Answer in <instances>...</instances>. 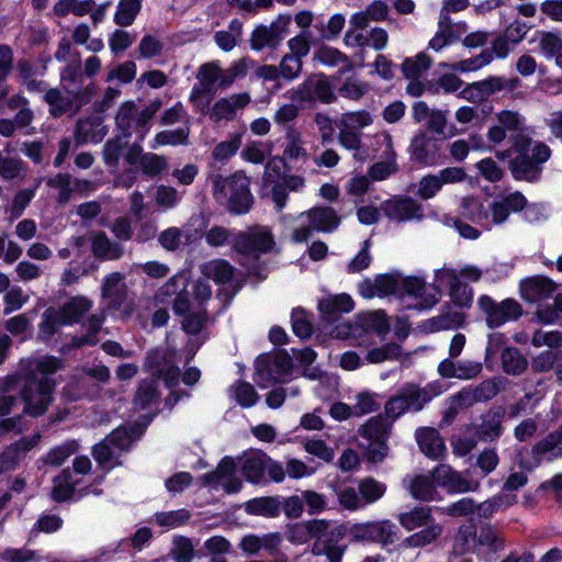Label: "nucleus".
<instances>
[{"mask_svg": "<svg viewBox=\"0 0 562 562\" xmlns=\"http://www.w3.org/2000/svg\"><path fill=\"white\" fill-rule=\"evenodd\" d=\"M61 368V361L54 357L29 361L20 390L25 414L37 417L47 411L56 387L54 374Z\"/></svg>", "mask_w": 562, "mask_h": 562, "instance_id": "f257e3e1", "label": "nucleus"}, {"mask_svg": "<svg viewBox=\"0 0 562 562\" xmlns=\"http://www.w3.org/2000/svg\"><path fill=\"white\" fill-rule=\"evenodd\" d=\"M515 156L508 161V169L515 180L530 183L538 182L543 172V165L551 157V148L543 142H533L524 133L510 135Z\"/></svg>", "mask_w": 562, "mask_h": 562, "instance_id": "f03ea898", "label": "nucleus"}, {"mask_svg": "<svg viewBox=\"0 0 562 562\" xmlns=\"http://www.w3.org/2000/svg\"><path fill=\"white\" fill-rule=\"evenodd\" d=\"M212 193L215 201L234 215L247 214L252 204L254 195L250 192V179L244 171H236L231 176L220 173L210 177Z\"/></svg>", "mask_w": 562, "mask_h": 562, "instance_id": "7ed1b4c3", "label": "nucleus"}, {"mask_svg": "<svg viewBox=\"0 0 562 562\" xmlns=\"http://www.w3.org/2000/svg\"><path fill=\"white\" fill-rule=\"evenodd\" d=\"M347 536H350L349 524L319 519L313 554H324L329 562H341L348 548V542L345 540Z\"/></svg>", "mask_w": 562, "mask_h": 562, "instance_id": "20e7f679", "label": "nucleus"}, {"mask_svg": "<svg viewBox=\"0 0 562 562\" xmlns=\"http://www.w3.org/2000/svg\"><path fill=\"white\" fill-rule=\"evenodd\" d=\"M434 394L428 387L418 384L405 383L391 396L384 405V414L392 422L408 412H420L428 404Z\"/></svg>", "mask_w": 562, "mask_h": 562, "instance_id": "39448f33", "label": "nucleus"}, {"mask_svg": "<svg viewBox=\"0 0 562 562\" xmlns=\"http://www.w3.org/2000/svg\"><path fill=\"white\" fill-rule=\"evenodd\" d=\"M232 248L244 258L257 260L260 254L276 250V241L270 229L255 226L234 235Z\"/></svg>", "mask_w": 562, "mask_h": 562, "instance_id": "423d86ee", "label": "nucleus"}, {"mask_svg": "<svg viewBox=\"0 0 562 562\" xmlns=\"http://www.w3.org/2000/svg\"><path fill=\"white\" fill-rule=\"evenodd\" d=\"M288 97L292 102L315 103L321 102L329 104L336 100L331 85L323 74H312L296 88L288 91Z\"/></svg>", "mask_w": 562, "mask_h": 562, "instance_id": "0eeeda50", "label": "nucleus"}, {"mask_svg": "<svg viewBox=\"0 0 562 562\" xmlns=\"http://www.w3.org/2000/svg\"><path fill=\"white\" fill-rule=\"evenodd\" d=\"M293 368L291 357L283 350L274 353L261 355L256 360L257 383L266 386L267 383H282L291 374Z\"/></svg>", "mask_w": 562, "mask_h": 562, "instance_id": "6e6552de", "label": "nucleus"}, {"mask_svg": "<svg viewBox=\"0 0 562 562\" xmlns=\"http://www.w3.org/2000/svg\"><path fill=\"white\" fill-rule=\"evenodd\" d=\"M291 21V15L280 14L269 25H257L249 40L251 49L257 52L265 48L277 49L289 34Z\"/></svg>", "mask_w": 562, "mask_h": 562, "instance_id": "1a4fd4ad", "label": "nucleus"}, {"mask_svg": "<svg viewBox=\"0 0 562 562\" xmlns=\"http://www.w3.org/2000/svg\"><path fill=\"white\" fill-rule=\"evenodd\" d=\"M115 127L124 138L135 135L138 142H143L150 130V123L135 102L126 101L120 105L116 112Z\"/></svg>", "mask_w": 562, "mask_h": 562, "instance_id": "9d476101", "label": "nucleus"}, {"mask_svg": "<svg viewBox=\"0 0 562 562\" xmlns=\"http://www.w3.org/2000/svg\"><path fill=\"white\" fill-rule=\"evenodd\" d=\"M145 367L158 379H162L167 387L176 386L180 378V369L176 364L175 349H155L147 353Z\"/></svg>", "mask_w": 562, "mask_h": 562, "instance_id": "9b49d317", "label": "nucleus"}, {"mask_svg": "<svg viewBox=\"0 0 562 562\" xmlns=\"http://www.w3.org/2000/svg\"><path fill=\"white\" fill-rule=\"evenodd\" d=\"M397 537V527L389 520L350 525V541H370L383 547L393 544Z\"/></svg>", "mask_w": 562, "mask_h": 562, "instance_id": "f8f14e48", "label": "nucleus"}, {"mask_svg": "<svg viewBox=\"0 0 562 562\" xmlns=\"http://www.w3.org/2000/svg\"><path fill=\"white\" fill-rule=\"evenodd\" d=\"M477 304L485 314L486 325L490 328H497L508 321L517 319L521 315V305L513 299L496 303L492 297L482 295Z\"/></svg>", "mask_w": 562, "mask_h": 562, "instance_id": "ddd939ff", "label": "nucleus"}, {"mask_svg": "<svg viewBox=\"0 0 562 562\" xmlns=\"http://www.w3.org/2000/svg\"><path fill=\"white\" fill-rule=\"evenodd\" d=\"M518 78L506 79L504 77L492 76L484 80L469 83L461 92L460 97L473 102L480 103L496 92L503 90L513 91L519 85Z\"/></svg>", "mask_w": 562, "mask_h": 562, "instance_id": "4468645a", "label": "nucleus"}, {"mask_svg": "<svg viewBox=\"0 0 562 562\" xmlns=\"http://www.w3.org/2000/svg\"><path fill=\"white\" fill-rule=\"evenodd\" d=\"M505 408L493 406L480 416V422L472 425L474 437L482 442H495L504 432Z\"/></svg>", "mask_w": 562, "mask_h": 562, "instance_id": "2eb2a0df", "label": "nucleus"}, {"mask_svg": "<svg viewBox=\"0 0 562 562\" xmlns=\"http://www.w3.org/2000/svg\"><path fill=\"white\" fill-rule=\"evenodd\" d=\"M439 285L449 288V296L452 303L461 308H469L473 302V290L459 279L458 271L451 268L438 269L435 273Z\"/></svg>", "mask_w": 562, "mask_h": 562, "instance_id": "dca6fc26", "label": "nucleus"}, {"mask_svg": "<svg viewBox=\"0 0 562 562\" xmlns=\"http://www.w3.org/2000/svg\"><path fill=\"white\" fill-rule=\"evenodd\" d=\"M432 479L448 493L475 492L480 483L475 480H469L463 473L456 471L449 464H439L432 470Z\"/></svg>", "mask_w": 562, "mask_h": 562, "instance_id": "f3484780", "label": "nucleus"}, {"mask_svg": "<svg viewBox=\"0 0 562 562\" xmlns=\"http://www.w3.org/2000/svg\"><path fill=\"white\" fill-rule=\"evenodd\" d=\"M382 212L390 220L407 222L424 217L423 206L411 196H394L382 203Z\"/></svg>", "mask_w": 562, "mask_h": 562, "instance_id": "a211bd4d", "label": "nucleus"}, {"mask_svg": "<svg viewBox=\"0 0 562 562\" xmlns=\"http://www.w3.org/2000/svg\"><path fill=\"white\" fill-rule=\"evenodd\" d=\"M526 205L527 199L519 191L507 195H498L488 206L490 222L494 225H501L508 220L510 212H520Z\"/></svg>", "mask_w": 562, "mask_h": 562, "instance_id": "6ab92c4d", "label": "nucleus"}, {"mask_svg": "<svg viewBox=\"0 0 562 562\" xmlns=\"http://www.w3.org/2000/svg\"><path fill=\"white\" fill-rule=\"evenodd\" d=\"M125 274L119 271L106 274L101 285V297L110 311H117L126 301Z\"/></svg>", "mask_w": 562, "mask_h": 562, "instance_id": "aec40b11", "label": "nucleus"}, {"mask_svg": "<svg viewBox=\"0 0 562 562\" xmlns=\"http://www.w3.org/2000/svg\"><path fill=\"white\" fill-rule=\"evenodd\" d=\"M188 280L179 274L170 278L158 291L160 297L173 296L172 311L176 315L186 314L191 307L190 292L187 291Z\"/></svg>", "mask_w": 562, "mask_h": 562, "instance_id": "412c9836", "label": "nucleus"}, {"mask_svg": "<svg viewBox=\"0 0 562 562\" xmlns=\"http://www.w3.org/2000/svg\"><path fill=\"white\" fill-rule=\"evenodd\" d=\"M41 438L40 434H34L8 446L0 454V473L15 469L27 452L40 443Z\"/></svg>", "mask_w": 562, "mask_h": 562, "instance_id": "4be33fe9", "label": "nucleus"}, {"mask_svg": "<svg viewBox=\"0 0 562 562\" xmlns=\"http://www.w3.org/2000/svg\"><path fill=\"white\" fill-rule=\"evenodd\" d=\"M251 101L248 92L235 93L218 99L210 111V117L213 122L222 120L233 121L237 111L245 109Z\"/></svg>", "mask_w": 562, "mask_h": 562, "instance_id": "5701e85b", "label": "nucleus"}, {"mask_svg": "<svg viewBox=\"0 0 562 562\" xmlns=\"http://www.w3.org/2000/svg\"><path fill=\"white\" fill-rule=\"evenodd\" d=\"M412 158L419 164L434 166L440 159L439 147L426 132L418 133L411 143Z\"/></svg>", "mask_w": 562, "mask_h": 562, "instance_id": "b1692460", "label": "nucleus"}, {"mask_svg": "<svg viewBox=\"0 0 562 562\" xmlns=\"http://www.w3.org/2000/svg\"><path fill=\"white\" fill-rule=\"evenodd\" d=\"M483 366L479 361L465 360L454 362L451 359L442 360L438 366V373L445 379L471 380L482 372Z\"/></svg>", "mask_w": 562, "mask_h": 562, "instance_id": "393cba45", "label": "nucleus"}, {"mask_svg": "<svg viewBox=\"0 0 562 562\" xmlns=\"http://www.w3.org/2000/svg\"><path fill=\"white\" fill-rule=\"evenodd\" d=\"M420 451L428 458L437 460L446 452V446L439 431L431 427H420L415 432Z\"/></svg>", "mask_w": 562, "mask_h": 562, "instance_id": "a878e982", "label": "nucleus"}, {"mask_svg": "<svg viewBox=\"0 0 562 562\" xmlns=\"http://www.w3.org/2000/svg\"><path fill=\"white\" fill-rule=\"evenodd\" d=\"M300 217H306L313 231L324 233L334 231L340 223V217L329 206L313 207L307 212H303Z\"/></svg>", "mask_w": 562, "mask_h": 562, "instance_id": "bb28decb", "label": "nucleus"}, {"mask_svg": "<svg viewBox=\"0 0 562 562\" xmlns=\"http://www.w3.org/2000/svg\"><path fill=\"white\" fill-rule=\"evenodd\" d=\"M557 290V284L549 278L536 276L524 280L520 284L522 297L536 302L550 296Z\"/></svg>", "mask_w": 562, "mask_h": 562, "instance_id": "cd10ccee", "label": "nucleus"}, {"mask_svg": "<svg viewBox=\"0 0 562 562\" xmlns=\"http://www.w3.org/2000/svg\"><path fill=\"white\" fill-rule=\"evenodd\" d=\"M353 308V301L348 294L328 296L318 302V310L327 323L338 321L341 313H348Z\"/></svg>", "mask_w": 562, "mask_h": 562, "instance_id": "c85d7f7f", "label": "nucleus"}, {"mask_svg": "<svg viewBox=\"0 0 562 562\" xmlns=\"http://www.w3.org/2000/svg\"><path fill=\"white\" fill-rule=\"evenodd\" d=\"M91 251L100 260H117L124 254L123 246L111 240L108 235L100 231L91 237Z\"/></svg>", "mask_w": 562, "mask_h": 562, "instance_id": "c756f323", "label": "nucleus"}, {"mask_svg": "<svg viewBox=\"0 0 562 562\" xmlns=\"http://www.w3.org/2000/svg\"><path fill=\"white\" fill-rule=\"evenodd\" d=\"M386 415L379 414L369 418L359 429L358 435L367 441H387L392 430V420L387 422Z\"/></svg>", "mask_w": 562, "mask_h": 562, "instance_id": "7c9ffc66", "label": "nucleus"}, {"mask_svg": "<svg viewBox=\"0 0 562 562\" xmlns=\"http://www.w3.org/2000/svg\"><path fill=\"white\" fill-rule=\"evenodd\" d=\"M434 483L436 482L432 479V475H415L403 480V484L412 497L422 502L435 499L437 490Z\"/></svg>", "mask_w": 562, "mask_h": 562, "instance_id": "2f4dec72", "label": "nucleus"}, {"mask_svg": "<svg viewBox=\"0 0 562 562\" xmlns=\"http://www.w3.org/2000/svg\"><path fill=\"white\" fill-rule=\"evenodd\" d=\"M200 271L207 280L227 284L234 279L235 268L225 259H213L200 266Z\"/></svg>", "mask_w": 562, "mask_h": 562, "instance_id": "473e14b6", "label": "nucleus"}, {"mask_svg": "<svg viewBox=\"0 0 562 562\" xmlns=\"http://www.w3.org/2000/svg\"><path fill=\"white\" fill-rule=\"evenodd\" d=\"M91 307L92 301L86 296H74L56 311L60 315L64 324L70 325L79 323L81 317L90 311Z\"/></svg>", "mask_w": 562, "mask_h": 562, "instance_id": "72a5a7b5", "label": "nucleus"}, {"mask_svg": "<svg viewBox=\"0 0 562 562\" xmlns=\"http://www.w3.org/2000/svg\"><path fill=\"white\" fill-rule=\"evenodd\" d=\"M319 519H311L288 525L285 537L293 544H304L310 540L316 541Z\"/></svg>", "mask_w": 562, "mask_h": 562, "instance_id": "f704fd0d", "label": "nucleus"}, {"mask_svg": "<svg viewBox=\"0 0 562 562\" xmlns=\"http://www.w3.org/2000/svg\"><path fill=\"white\" fill-rule=\"evenodd\" d=\"M535 457L549 456V459L562 457V424L557 430L549 432L544 438L533 445Z\"/></svg>", "mask_w": 562, "mask_h": 562, "instance_id": "c9c22d12", "label": "nucleus"}, {"mask_svg": "<svg viewBox=\"0 0 562 562\" xmlns=\"http://www.w3.org/2000/svg\"><path fill=\"white\" fill-rule=\"evenodd\" d=\"M268 457L263 452H252L241 459V474L251 483L258 484L263 479L266 461Z\"/></svg>", "mask_w": 562, "mask_h": 562, "instance_id": "e433bc0d", "label": "nucleus"}, {"mask_svg": "<svg viewBox=\"0 0 562 562\" xmlns=\"http://www.w3.org/2000/svg\"><path fill=\"white\" fill-rule=\"evenodd\" d=\"M434 519L432 509L428 506H415L414 508L397 515L400 525L408 531L422 528Z\"/></svg>", "mask_w": 562, "mask_h": 562, "instance_id": "4c0bfd02", "label": "nucleus"}, {"mask_svg": "<svg viewBox=\"0 0 562 562\" xmlns=\"http://www.w3.org/2000/svg\"><path fill=\"white\" fill-rule=\"evenodd\" d=\"M245 510L249 515L276 518L281 512V501L274 496L256 497L245 504Z\"/></svg>", "mask_w": 562, "mask_h": 562, "instance_id": "58836bf2", "label": "nucleus"}, {"mask_svg": "<svg viewBox=\"0 0 562 562\" xmlns=\"http://www.w3.org/2000/svg\"><path fill=\"white\" fill-rule=\"evenodd\" d=\"M160 394L157 389L156 380H143L133 398V406L136 411L150 408L151 405L159 403Z\"/></svg>", "mask_w": 562, "mask_h": 562, "instance_id": "ea45409f", "label": "nucleus"}, {"mask_svg": "<svg viewBox=\"0 0 562 562\" xmlns=\"http://www.w3.org/2000/svg\"><path fill=\"white\" fill-rule=\"evenodd\" d=\"M304 184V178L296 175L285 176L281 182H277L271 190V196L278 211H281L285 206L288 191H299Z\"/></svg>", "mask_w": 562, "mask_h": 562, "instance_id": "a19ab883", "label": "nucleus"}, {"mask_svg": "<svg viewBox=\"0 0 562 562\" xmlns=\"http://www.w3.org/2000/svg\"><path fill=\"white\" fill-rule=\"evenodd\" d=\"M442 531L443 527L434 519L424 526V529L407 537L404 540V544L408 548L426 547L436 542L441 537Z\"/></svg>", "mask_w": 562, "mask_h": 562, "instance_id": "79ce46f5", "label": "nucleus"}, {"mask_svg": "<svg viewBox=\"0 0 562 562\" xmlns=\"http://www.w3.org/2000/svg\"><path fill=\"white\" fill-rule=\"evenodd\" d=\"M181 328L184 333L191 336H202L209 334L206 325L209 323V314L206 310L202 308L198 312H190V310L182 314Z\"/></svg>", "mask_w": 562, "mask_h": 562, "instance_id": "37998d69", "label": "nucleus"}, {"mask_svg": "<svg viewBox=\"0 0 562 562\" xmlns=\"http://www.w3.org/2000/svg\"><path fill=\"white\" fill-rule=\"evenodd\" d=\"M44 100L49 105V112L54 117H59L68 112L74 113L69 94H63V92L56 88L46 90Z\"/></svg>", "mask_w": 562, "mask_h": 562, "instance_id": "c03bdc74", "label": "nucleus"}, {"mask_svg": "<svg viewBox=\"0 0 562 562\" xmlns=\"http://www.w3.org/2000/svg\"><path fill=\"white\" fill-rule=\"evenodd\" d=\"M358 492L363 505L372 504L383 497L386 485L372 476H368L359 481Z\"/></svg>", "mask_w": 562, "mask_h": 562, "instance_id": "a18cd8bd", "label": "nucleus"}, {"mask_svg": "<svg viewBox=\"0 0 562 562\" xmlns=\"http://www.w3.org/2000/svg\"><path fill=\"white\" fill-rule=\"evenodd\" d=\"M95 91L97 88L93 82H89L87 85L82 82L78 86H68V89H65V92L69 94L74 114L91 101Z\"/></svg>", "mask_w": 562, "mask_h": 562, "instance_id": "49530a36", "label": "nucleus"}, {"mask_svg": "<svg viewBox=\"0 0 562 562\" xmlns=\"http://www.w3.org/2000/svg\"><path fill=\"white\" fill-rule=\"evenodd\" d=\"M502 366L507 374L519 375L527 369L528 361L517 348L507 347L502 352Z\"/></svg>", "mask_w": 562, "mask_h": 562, "instance_id": "de8ad7c7", "label": "nucleus"}, {"mask_svg": "<svg viewBox=\"0 0 562 562\" xmlns=\"http://www.w3.org/2000/svg\"><path fill=\"white\" fill-rule=\"evenodd\" d=\"M308 157L307 150L303 147V142L300 132L293 127H289L285 134V148L283 150V159L306 160Z\"/></svg>", "mask_w": 562, "mask_h": 562, "instance_id": "09e8293b", "label": "nucleus"}, {"mask_svg": "<svg viewBox=\"0 0 562 562\" xmlns=\"http://www.w3.org/2000/svg\"><path fill=\"white\" fill-rule=\"evenodd\" d=\"M476 402L484 403L496 397L503 390L505 383L502 378H492L482 381L480 384L472 386Z\"/></svg>", "mask_w": 562, "mask_h": 562, "instance_id": "8fccbe9b", "label": "nucleus"}, {"mask_svg": "<svg viewBox=\"0 0 562 562\" xmlns=\"http://www.w3.org/2000/svg\"><path fill=\"white\" fill-rule=\"evenodd\" d=\"M93 5V0H59L54 5L53 10L57 16H66L69 13H72L77 16H83L92 10Z\"/></svg>", "mask_w": 562, "mask_h": 562, "instance_id": "3c124183", "label": "nucleus"}, {"mask_svg": "<svg viewBox=\"0 0 562 562\" xmlns=\"http://www.w3.org/2000/svg\"><path fill=\"white\" fill-rule=\"evenodd\" d=\"M190 128L180 127L177 130H166L156 134L154 138V144L151 148H156L157 146H177V145H188L189 142Z\"/></svg>", "mask_w": 562, "mask_h": 562, "instance_id": "603ef678", "label": "nucleus"}, {"mask_svg": "<svg viewBox=\"0 0 562 562\" xmlns=\"http://www.w3.org/2000/svg\"><path fill=\"white\" fill-rule=\"evenodd\" d=\"M462 213L471 221L479 224H488L490 214L488 209H485L483 203L477 198L468 196L462 200Z\"/></svg>", "mask_w": 562, "mask_h": 562, "instance_id": "864d4df0", "label": "nucleus"}, {"mask_svg": "<svg viewBox=\"0 0 562 562\" xmlns=\"http://www.w3.org/2000/svg\"><path fill=\"white\" fill-rule=\"evenodd\" d=\"M142 8V0H121L114 15V22L120 26L131 25Z\"/></svg>", "mask_w": 562, "mask_h": 562, "instance_id": "5fc2aeb1", "label": "nucleus"}, {"mask_svg": "<svg viewBox=\"0 0 562 562\" xmlns=\"http://www.w3.org/2000/svg\"><path fill=\"white\" fill-rule=\"evenodd\" d=\"M79 448L76 440L66 441L55 448L50 449L48 453L43 458L45 464L54 467L61 465L71 454H74Z\"/></svg>", "mask_w": 562, "mask_h": 562, "instance_id": "6e6d98bb", "label": "nucleus"}, {"mask_svg": "<svg viewBox=\"0 0 562 562\" xmlns=\"http://www.w3.org/2000/svg\"><path fill=\"white\" fill-rule=\"evenodd\" d=\"M431 60L425 53L414 58H405L402 64V71L407 79H418L430 67Z\"/></svg>", "mask_w": 562, "mask_h": 562, "instance_id": "4d7b16f0", "label": "nucleus"}, {"mask_svg": "<svg viewBox=\"0 0 562 562\" xmlns=\"http://www.w3.org/2000/svg\"><path fill=\"white\" fill-rule=\"evenodd\" d=\"M249 64V58H241L236 60L229 68L225 70L222 69L221 80L217 87L225 90L231 87L236 79L245 77L248 71Z\"/></svg>", "mask_w": 562, "mask_h": 562, "instance_id": "13d9d810", "label": "nucleus"}, {"mask_svg": "<svg viewBox=\"0 0 562 562\" xmlns=\"http://www.w3.org/2000/svg\"><path fill=\"white\" fill-rule=\"evenodd\" d=\"M465 322L464 313L448 310L430 319L431 329L434 330H448L461 327Z\"/></svg>", "mask_w": 562, "mask_h": 562, "instance_id": "bf43d9fd", "label": "nucleus"}, {"mask_svg": "<svg viewBox=\"0 0 562 562\" xmlns=\"http://www.w3.org/2000/svg\"><path fill=\"white\" fill-rule=\"evenodd\" d=\"M120 134L108 139L103 146V160L109 167H117L123 149L127 146Z\"/></svg>", "mask_w": 562, "mask_h": 562, "instance_id": "052dcab7", "label": "nucleus"}, {"mask_svg": "<svg viewBox=\"0 0 562 562\" xmlns=\"http://www.w3.org/2000/svg\"><path fill=\"white\" fill-rule=\"evenodd\" d=\"M139 169L148 177L159 176L168 169V159L165 156L148 151L145 154Z\"/></svg>", "mask_w": 562, "mask_h": 562, "instance_id": "680f3d73", "label": "nucleus"}, {"mask_svg": "<svg viewBox=\"0 0 562 562\" xmlns=\"http://www.w3.org/2000/svg\"><path fill=\"white\" fill-rule=\"evenodd\" d=\"M65 325L60 315L55 308H47L43 313V319L38 326L40 336L45 339L52 338L60 326Z\"/></svg>", "mask_w": 562, "mask_h": 562, "instance_id": "e2e57ef3", "label": "nucleus"}, {"mask_svg": "<svg viewBox=\"0 0 562 562\" xmlns=\"http://www.w3.org/2000/svg\"><path fill=\"white\" fill-rule=\"evenodd\" d=\"M381 403L379 395L370 392H361L357 395V402L352 406L355 416H362L379 411Z\"/></svg>", "mask_w": 562, "mask_h": 562, "instance_id": "0e129e2a", "label": "nucleus"}, {"mask_svg": "<svg viewBox=\"0 0 562 562\" xmlns=\"http://www.w3.org/2000/svg\"><path fill=\"white\" fill-rule=\"evenodd\" d=\"M302 68V58L293 54H285L279 64V72L288 81L296 79L301 75Z\"/></svg>", "mask_w": 562, "mask_h": 562, "instance_id": "69168bd1", "label": "nucleus"}, {"mask_svg": "<svg viewBox=\"0 0 562 562\" xmlns=\"http://www.w3.org/2000/svg\"><path fill=\"white\" fill-rule=\"evenodd\" d=\"M181 194L171 186L160 184L156 188L155 201L162 209L169 210L175 207L181 201Z\"/></svg>", "mask_w": 562, "mask_h": 562, "instance_id": "338daca9", "label": "nucleus"}, {"mask_svg": "<svg viewBox=\"0 0 562 562\" xmlns=\"http://www.w3.org/2000/svg\"><path fill=\"white\" fill-rule=\"evenodd\" d=\"M538 318L543 323H554L562 316V292L559 293L553 304H541L537 310Z\"/></svg>", "mask_w": 562, "mask_h": 562, "instance_id": "774afa93", "label": "nucleus"}]
</instances>
